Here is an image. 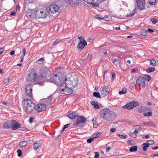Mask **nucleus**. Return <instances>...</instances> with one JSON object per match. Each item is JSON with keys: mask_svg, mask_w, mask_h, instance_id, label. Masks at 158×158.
<instances>
[{"mask_svg": "<svg viewBox=\"0 0 158 158\" xmlns=\"http://www.w3.org/2000/svg\"><path fill=\"white\" fill-rule=\"evenodd\" d=\"M100 114L104 119L107 121H113L117 117L115 113L108 108L102 109L100 112Z\"/></svg>", "mask_w": 158, "mask_h": 158, "instance_id": "nucleus-1", "label": "nucleus"}, {"mask_svg": "<svg viewBox=\"0 0 158 158\" xmlns=\"http://www.w3.org/2000/svg\"><path fill=\"white\" fill-rule=\"evenodd\" d=\"M66 81L68 86L71 88H74L78 84L77 77L76 75L73 76L70 74H68L64 79V81Z\"/></svg>", "mask_w": 158, "mask_h": 158, "instance_id": "nucleus-2", "label": "nucleus"}, {"mask_svg": "<svg viewBox=\"0 0 158 158\" xmlns=\"http://www.w3.org/2000/svg\"><path fill=\"white\" fill-rule=\"evenodd\" d=\"M22 105L24 110L27 112H31L35 109V103L29 99L24 100Z\"/></svg>", "mask_w": 158, "mask_h": 158, "instance_id": "nucleus-3", "label": "nucleus"}, {"mask_svg": "<svg viewBox=\"0 0 158 158\" xmlns=\"http://www.w3.org/2000/svg\"><path fill=\"white\" fill-rule=\"evenodd\" d=\"M64 78L65 77H63L59 74H54L51 75L50 78L48 81L55 84L59 85L61 82H64Z\"/></svg>", "mask_w": 158, "mask_h": 158, "instance_id": "nucleus-4", "label": "nucleus"}, {"mask_svg": "<svg viewBox=\"0 0 158 158\" xmlns=\"http://www.w3.org/2000/svg\"><path fill=\"white\" fill-rule=\"evenodd\" d=\"M37 78V73L36 71L34 69L30 70L26 77V80L29 82H33Z\"/></svg>", "mask_w": 158, "mask_h": 158, "instance_id": "nucleus-5", "label": "nucleus"}, {"mask_svg": "<svg viewBox=\"0 0 158 158\" xmlns=\"http://www.w3.org/2000/svg\"><path fill=\"white\" fill-rule=\"evenodd\" d=\"M37 12H39V11L34 10L31 9H29L26 11V15L28 18L33 19L37 17Z\"/></svg>", "mask_w": 158, "mask_h": 158, "instance_id": "nucleus-6", "label": "nucleus"}, {"mask_svg": "<svg viewBox=\"0 0 158 158\" xmlns=\"http://www.w3.org/2000/svg\"><path fill=\"white\" fill-rule=\"evenodd\" d=\"M47 10L49 14H53L59 11V7L58 5L54 4L50 5Z\"/></svg>", "mask_w": 158, "mask_h": 158, "instance_id": "nucleus-7", "label": "nucleus"}, {"mask_svg": "<svg viewBox=\"0 0 158 158\" xmlns=\"http://www.w3.org/2000/svg\"><path fill=\"white\" fill-rule=\"evenodd\" d=\"M50 74V71L46 67L44 68L41 71L40 77L44 78L49 77Z\"/></svg>", "mask_w": 158, "mask_h": 158, "instance_id": "nucleus-8", "label": "nucleus"}, {"mask_svg": "<svg viewBox=\"0 0 158 158\" xmlns=\"http://www.w3.org/2000/svg\"><path fill=\"white\" fill-rule=\"evenodd\" d=\"M86 121V118L83 116H78L76 121L73 123V126H76L78 125L79 127H81L80 123H84Z\"/></svg>", "mask_w": 158, "mask_h": 158, "instance_id": "nucleus-9", "label": "nucleus"}, {"mask_svg": "<svg viewBox=\"0 0 158 158\" xmlns=\"http://www.w3.org/2000/svg\"><path fill=\"white\" fill-rule=\"evenodd\" d=\"M139 103L136 101H133L129 102L123 106V108L126 109L128 110H131L134 107L138 106Z\"/></svg>", "mask_w": 158, "mask_h": 158, "instance_id": "nucleus-10", "label": "nucleus"}, {"mask_svg": "<svg viewBox=\"0 0 158 158\" xmlns=\"http://www.w3.org/2000/svg\"><path fill=\"white\" fill-rule=\"evenodd\" d=\"M68 86L65 87L64 88H62L61 86L60 88V92L62 94H65V95H69L73 93V90L71 89V88L68 87Z\"/></svg>", "mask_w": 158, "mask_h": 158, "instance_id": "nucleus-11", "label": "nucleus"}, {"mask_svg": "<svg viewBox=\"0 0 158 158\" xmlns=\"http://www.w3.org/2000/svg\"><path fill=\"white\" fill-rule=\"evenodd\" d=\"M136 3L139 9L142 10L145 9V0H136Z\"/></svg>", "mask_w": 158, "mask_h": 158, "instance_id": "nucleus-12", "label": "nucleus"}, {"mask_svg": "<svg viewBox=\"0 0 158 158\" xmlns=\"http://www.w3.org/2000/svg\"><path fill=\"white\" fill-rule=\"evenodd\" d=\"M46 106L44 103L37 104L36 106L35 105V110L38 113L44 111L46 109Z\"/></svg>", "mask_w": 158, "mask_h": 158, "instance_id": "nucleus-13", "label": "nucleus"}, {"mask_svg": "<svg viewBox=\"0 0 158 158\" xmlns=\"http://www.w3.org/2000/svg\"><path fill=\"white\" fill-rule=\"evenodd\" d=\"M32 86L30 84H27L25 87V92L27 95L30 98L32 97Z\"/></svg>", "mask_w": 158, "mask_h": 158, "instance_id": "nucleus-14", "label": "nucleus"}, {"mask_svg": "<svg viewBox=\"0 0 158 158\" xmlns=\"http://www.w3.org/2000/svg\"><path fill=\"white\" fill-rule=\"evenodd\" d=\"M136 83L139 85V87L144 88L145 86V81L142 77L139 76L138 77Z\"/></svg>", "mask_w": 158, "mask_h": 158, "instance_id": "nucleus-15", "label": "nucleus"}, {"mask_svg": "<svg viewBox=\"0 0 158 158\" xmlns=\"http://www.w3.org/2000/svg\"><path fill=\"white\" fill-rule=\"evenodd\" d=\"M11 128L12 130H15L20 128L21 125L19 123L15 120H13L11 122Z\"/></svg>", "mask_w": 158, "mask_h": 158, "instance_id": "nucleus-16", "label": "nucleus"}, {"mask_svg": "<svg viewBox=\"0 0 158 158\" xmlns=\"http://www.w3.org/2000/svg\"><path fill=\"white\" fill-rule=\"evenodd\" d=\"M110 91V89L109 87L107 86H105L103 87L101 91L102 95L106 96L109 94Z\"/></svg>", "mask_w": 158, "mask_h": 158, "instance_id": "nucleus-17", "label": "nucleus"}, {"mask_svg": "<svg viewBox=\"0 0 158 158\" xmlns=\"http://www.w3.org/2000/svg\"><path fill=\"white\" fill-rule=\"evenodd\" d=\"M87 44V42L85 40L83 41V42H80L78 44V45L77 47V49L79 51H81Z\"/></svg>", "mask_w": 158, "mask_h": 158, "instance_id": "nucleus-18", "label": "nucleus"}, {"mask_svg": "<svg viewBox=\"0 0 158 158\" xmlns=\"http://www.w3.org/2000/svg\"><path fill=\"white\" fill-rule=\"evenodd\" d=\"M53 95L49 96L48 98L43 99V102L46 106L48 105L52 100Z\"/></svg>", "mask_w": 158, "mask_h": 158, "instance_id": "nucleus-19", "label": "nucleus"}, {"mask_svg": "<svg viewBox=\"0 0 158 158\" xmlns=\"http://www.w3.org/2000/svg\"><path fill=\"white\" fill-rule=\"evenodd\" d=\"M38 11H39V12H37V17L39 18H44L46 17V15L45 14V11L40 10H39Z\"/></svg>", "mask_w": 158, "mask_h": 158, "instance_id": "nucleus-20", "label": "nucleus"}, {"mask_svg": "<svg viewBox=\"0 0 158 158\" xmlns=\"http://www.w3.org/2000/svg\"><path fill=\"white\" fill-rule=\"evenodd\" d=\"M79 0H69L70 4L72 6H76L79 3Z\"/></svg>", "mask_w": 158, "mask_h": 158, "instance_id": "nucleus-21", "label": "nucleus"}, {"mask_svg": "<svg viewBox=\"0 0 158 158\" xmlns=\"http://www.w3.org/2000/svg\"><path fill=\"white\" fill-rule=\"evenodd\" d=\"M79 115L78 114L75 112H73L68 115V117L71 119H73L77 117Z\"/></svg>", "mask_w": 158, "mask_h": 158, "instance_id": "nucleus-22", "label": "nucleus"}, {"mask_svg": "<svg viewBox=\"0 0 158 158\" xmlns=\"http://www.w3.org/2000/svg\"><path fill=\"white\" fill-rule=\"evenodd\" d=\"M147 110L146 107L144 106H142L139 107L138 109V112L140 113H142L145 111H146Z\"/></svg>", "mask_w": 158, "mask_h": 158, "instance_id": "nucleus-23", "label": "nucleus"}, {"mask_svg": "<svg viewBox=\"0 0 158 158\" xmlns=\"http://www.w3.org/2000/svg\"><path fill=\"white\" fill-rule=\"evenodd\" d=\"M92 122L93 124V127L95 128H97L98 125L97 122V118L95 117H94L92 120Z\"/></svg>", "mask_w": 158, "mask_h": 158, "instance_id": "nucleus-24", "label": "nucleus"}, {"mask_svg": "<svg viewBox=\"0 0 158 158\" xmlns=\"http://www.w3.org/2000/svg\"><path fill=\"white\" fill-rule=\"evenodd\" d=\"M27 144V142L26 141H22L20 142L19 143V147L21 148H23L26 146Z\"/></svg>", "mask_w": 158, "mask_h": 158, "instance_id": "nucleus-25", "label": "nucleus"}, {"mask_svg": "<svg viewBox=\"0 0 158 158\" xmlns=\"http://www.w3.org/2000/svg\"><path fill=\"white\" fill-rule=\"evenodd\" d=\"M66 81H64V82H61L60 83V84L59 85H60L59 87V90H60V88L61 86V88H64L66 86V85H67V83L66 82Z\"/></svg>", "mask_w": 158, "mask_h": 158, "instance_id": "nucleus-26", "label": "nucleus"}, {"mask_svg": "<svg viewBox=\"0 0 158 158\" xmlns=\"http://www.w3.org/2000/svg\"><path fill=\"white\" fill-rule=\"evenodd\" d=\"M137 150V147L136 146H132L129 149V151L131 152H136Z\"/></svg>", "mask_w": 158, "mask_h": 158, "instance_id": "nucleus-27", "label": "nucleus"}, {"mask_svg": "<svg viewBox=\"0 0 158 158\" xmlns=\"http://www.w3.org/2000/svg\"><path fill=\"white\" fill-rule=\"evenodd\" d=\"M91 104L94 106V107L96 109H98L100 106L98 105V103L96 102L95 101H93L91 102Z\"/></svg>", "mask_w": 158, "mask_h": 158, "instance_id": "nucleus-28", "label": "nucleus"}, {"mask_svg": "<svg viewBox=\"0 0 158 158\" xmlns=\"http://www.w3.org/2000/svg\"><path fill=\"white\" fill-rule=\"evenodd\" d=\"M143 150L144 151L147 150V148L149 146V144L148 143H143L142 144Z\"/></svg>", "mask_w": 158, "mask_h": 158, "instance_id": "nucleus-29", "label": "nucleus"}, {"mask_svg": "<svg viewBox=\"0 0 158 158\" xmlns=\"http://www.w3.org/2000/svg\"><path fill=\"white\" fill-rule=\"evenodd\" d=\"M142 77L144 79L145 81V80L149 81L151 79V77L149 75L147 74H145Z\"/></svg>", "mask_w": 158, "mask_h": 158, "instance_id": "nucleus-30", "label": "nucleus"}, {"mask_svg": "<svg viewBox=\"0 0 158 158\" xmlns=\"http://www.w3.org/2000/svg\"><path fill=\"white\" fill-rule=\"evenodd\" d=\"M40 146V145L37 143H35L33 146L34 150L36 151L39 148Z\"/></svg>", "mask_w": 158, "mask_h": 158, "instance_id": "nucleus-31", "label": "nucleus"}, {"mask_svg": "<svg viewBox=\"0 0 158 158\" xmlns=\"http://www.w3.org/2000/svg\"><path fill=\"white\" fill-rule=\"evenodd\" d=\"M155 70V69L154 67H151L147 69L146 70V72L148 73H150L154 72Z\"/></svg>", "mask_w": 158, "mask_h": 158, "instance_id": "nucleus-32", "label": "nucleus"}, {"mask_svg": "<svg viewBox=\"0 0 158 158\" xmlns=\"http://www.w3.org/2000/svg\"><path fill=\"white\" fill-rule=\"evenodd\" d=\"M3 127L5 129H8L11 127V126L8 122H6L4 124Z\"/></svg>", "mask_w": 158, "mask_h": 158, "instance_id": "nucleus-33", "label": "nucleus"}, {"mask_svg": "<svg viewBox=\"0 0 158 158\" xmlns=\"http://www.w3.org/2000/svg\"><path fill=\"white\" fill-rule=\"evenodd\" d=\"M150 60V64L152 66H156L157 65V63L156 61L154 59L152 60Z\"/></svg>", "mask_w": 158, "mask_h": 158, "instance_id": "nucleus-34", "label": "nucleus"}, {"mask_svg": "<svg viewBox=\"0 0 158 158\" xmlns=\"http://www.w3.org/2000/svg\"><path fill=\"white\" fill-rule=\"evenodd\" d=\"M95 18L98 19L103 20L105 17L101 15H97L95 16Z\"/></svg>", "mask_w": 158, "mask_h": 158, "instance_id": "nucleus-35", "label": "nucleus"}, {"mask_svg": "<svg viewBox=\"0 0 158 158\" xmlns=\"http://www.w3.org/2000/svg\"><path fill=\"white\" fill-rule=\"evenodd\" d=\"M136 11V9L135 8L134 10L132 11V12L130 14H127V17H130L131 16H133L135 14V12Z\"/></svg>", "mask_w": 158, "mask_h": 158, "instance_id": "nucleus-36", "label": "nucleus"}, {"mask_svg": "<svg viewBox=\"0 0 158 158\" xmlns=\"http://www.w3.org/2000/svg\"><path fill=\"white\" fill-rule=\"evenodd\" d=\"M93 95L94 96L98 98H100L101 95L100 93L98 92H95L93 94Z\"/></svg>", "mask_w": 158, "mask_h": 158, "instance_id": "nucleus-37", "label": "nucleus"}, {"mask_svg": "<svg viewBox=\"0 0 158 158\" xmlns=\"http://www.w3.org/2000/svg\"><path fill=\"white\" fill-rule=\"evenodd\" d=\"M127 89H123L122 90L119 91V93L120 94H126L127 92Z\"/></svg>", "mask_w": 158, "mask_h": 158, "instance_id": "nucleus-38", "label": "nucleus"}, {"mask_svg": "<svg viewBox=\"0 0 158 158\" xmlns=\"http://www.w3.org/2000/svg\"><path fill=\"white\" fill-rule=\"evenodd\" d=\"M10 79L8 78H5L3 80V82L5 85H7Z\"/></svg>", "mask_w": 158, "mask_h": 158, "instance_id": "nucleus-39", "label": "nucleus"}, {"mask_svg": "<svg viewBox=\"0 0 158 158\" xmlns=\"http://www.w3.org/2000/svg\"><path fill=\"white\" fill-rule=\"evenodd\" d=\"M133 128L134 129L136 130H139L142 129L140 125H136L134 126Z\"/></svg>", "mask_w": 158, "mask_h": 158, "instance_id": "nucleus-40", "label": "nucleus"}, {"mask_svg": "<svg viewBox=\"0 0 158 158\" xmlns=\"http://www.w3.org/2000/svg\"><path fill=\"white\" fill-rule=\"evenodd\" d=\"M148 33L146 30H143L141 31V34L143 35H146Z\"/></svg>", "mask_w": 158, "mask_h": 158, "instance_id": "nucleus-41", "label": "nucleus"}, {"mask_svg": "<svg viewBox=\"0 0 158 158\" xmlns=\"http://www.w3.org/2000/svg\"><path fill=\"white\" fill-rule=\"evenodd\" d=\"M135 86V83L134 82H132L130 83L129 85V88L131 89H134Z\"/></svg>", "mask_w": 158, "mask_h": 158, "instance_id": "nucleus-42", "label": "nucleus"}, {"mask_svg": "<svg viewBox=\"0 0 158 158\" xmlns=\"http://www.w3.org/2000/svg\"><path fill=\"white\" fill-rule=\"evenodd\" d=\"M61 40L59 39H56L53 43V45H56L57 44L61 42Z\"/></svg>", "mask_w": 158, "mask_h": 158, "instance_id": "nucleus-43", "label": "nucleus"}, {"mask_svg": "<svg viewBox=\"0 0 158 158\" xmlns=\"http://www.w3.org/2000/svg\"><path fill=\"white\" fill-rule=\"evenodd\" d=\"M117 136H118L120 138H121L122 139H125L126 138L127 136L126 135H120V134H117Z\"/></svg>", "mask_w": 158, "mask_h": 158, "instance_id": "nucleus-44", "label": "nucleus"}, {"mask_svg": "<svg viewBox=\"0 0 158 158\" xmlns=\"http://www.w3.org/2000/svg\"><path fill=\"white\" fill-rule=\"evenodd\" d=\"M156 3L155 0H150L149 1V3L151 5H154Z\"/></svg>", "mask_w": 158, "mask_h": 158, "instance_id": "nucleus-45", "label": "nucleus"}, {"mask_svg": "<svg viewBox=\"0 0 158 158\" xmlns=\"http://www.w3.org/2000/svg\"><path fill=\"white\" fill-rule=\"evenodd\" d=\"M129 135L131 136V137L134 138H136L137 137V135L135 134H134V133L132 132H130L129 133Z\"/></svg>", "mask_w": 158, "mask_h": 158, "instance_id": "nucleus-46", "label": "nucleus"}, {"mask_svg": "<svg viewBox=\"0 0 158 158\" xmlns=\"http://www.w3.org/2000/svg\"><path fill=\"white\" fill-rule=\"evenodd\" d=\"M151 21H152L153 24H156L157 22V20L156 19L154 18H151L150 19Z\"/></svg>", "mask_w": 158, "mask_h": 158, "instance_id": "nucleus-47", "label": "nucleus"}, {"mask_svg": "<svg viewBox=\"0 0 158 158\" xmlns=\"http://www.w3.org/2000/svg\"><path fill=\"white\" fill-rule=\"evenodd\" d=\"M17 152L18 153V156L19 157H20L22 156V152L21 150H18Z\"/></svg>", "mask_w": 158, "mask_h": 158, "instance_id": "nucleus-48", "label": "nucleus"}, {"mask_svg": "<svg viewBox=\"0 0 158 158\" xmlns=\"http://www.w3.org/2000/svg\"><path fill=\"white\" fill-rule=\"evenodd\" d=\"M85 2H87L89 4H92L94 0H83Z\"/></svg>", "mask_w": 158, "mask_h": 158, "instance_id": "nucleus-49", "label": "nucleus"}, {"mask_svg": "<svg viewBox=\"0 0 158 158\" xmlns=\"http://www.w3.org/2000/svg\"><path fill=\"white\" fill-rule=\"evenodd\" d=\"M94 138H91L88 139L87 140V142L89 143H90L94 140Z\"/></svg>", "mask_w": 158, "mask_h": 158, "instance_id": "nucleus-50", "label": "nucleus"}, {"mask_svg": "<svg viewBox=\"0 0 158 158\" xmlns=\"http://www.w3.org/2000/svg\"><path fill=\"white\" fill-rule=\"evenodd\" d=\"M22 53H23V57H24L26 53V50L25 48H23L22 49Z\"/></svg>", "mask_w": 158, "mask_h": 158, "instance_id": "nucleus-51", "label": "nucleus"}, {"mask_svg": "<svg viewBox=\"0 0 158 158\" xmlns=\"http://www.w3.org/2000/svg\"><path fill=\"white\" fill-rule=\"evenodd\" d=\"M99 154L98 152H95V156L94 158H98L99 157Z\"/></svg>", "mask_w": 158, "mask_h": 158, "instance_id": "nucleus-52", "label": "nucleus"}, {"mask_svg": "<svg viewBox=\"0 0 158 158\" xmlns=\"http://www.w3.org/2000/svg\"><path fill=\"white\" fill-rule=\"evenodd\" d=\"M78 39L80 40V42H83V41H84V40H84V38L82 37L81 36H79L78 37Z\"/></svg>", "mask_w": 158, "mask_h": 158, "instance_id": "nucleus-53", "label": "nucleus"}, {"mask_svg": "<svg viewBox=\"0 0 158 158\" xmlns=\"http://www.w3.org/2000/svg\"><path fill=\"white\" fill-rule=\"evenodd\" d=\"M70 124L69 123L64 125V130L65 129L69 127H70Z\"/></svg>", "mask_w": 158, "mask_h": 158, "instance_id": "nucleus-54", "label": "nucleus"}, {"mask_svg": "<svg viewBox=\"0 0 158 158\" xmlns=\"http://www.w3.org/2000/svg\"><path fill=\"white\" fill-rule=\"evenodd\" d=\"M34 119V118L32 117L30 118L29 119V122L30 123H31L33 122V120Z\"/></svg>", "mask_w": 158, "mask_h": 158, "instance_id": "nucleus-55", "label": "nucleus"}, {"mask_svg": "<svg viewBox=\"0 0 158 158\" xmlns=\"http://www.w3.org/2000/svg\"><path fill=\"white\" fill-rule=\"evenodd\" d=\"M16 13V11H13L10 13V15L11 16H14L15 15Z\"/></svg>", "mask_w": 158, "mask_h": 158, "instance_id": "nucleus-56", "label": "nucleus"}, {"mask_svg": "<svg viewBox=\"0 0 158 158\" xmlns=\"http://www.w3.org/2000/svg\"><path fill=\"white\" fill-rule=\"evenodd\" d=\"M92 6L95 7H98L99 6L98 4L97 3H94V2L91 4Z\"/></svg>", "mask_w": 158, "mask_h": 158, "instance_id": "nucleus-57", "label": "nucleus"}, {"mask_svg": "<svg viewBox=\"0 0 158 158\" xmlns=\"http://www.w3.org/2000/svg\"><path fill=\"white\" fill-rule=\"evenodd\" d=\"M44 60L43 57L37 60L38 62L44 61Z\"/></svg>", "mask_w": 158, "mask_h": 158, "instance_id": "nucleus-58", "label": "nucleus"}, {"mask_svg": "<svg viewBox=\"0 0 158 158\" xmlns=\"http://www.w3.org/2000/svg\"><path fill=\"white\" fill-rule=\"evenodd\" d=\"M20 130L22 131H27L28 130V129L26 128H21Z\"/></svg>", "mask_w": 158, "mask_h": 158, "instance_id": "nucleus-59", "label": "nucleus"}, {"mask_svg": "<svg viewBox=\"0 0 158 158\" xmlns=\"http://www.w3.org/2000/svg\"><path fill=\"white\" fill-rule=\"evenodd\" d=\"M148 142H150V143H148V144H149V145H152L154 143V142L153 140L148 141Z\"/></svg>", "mask_w": 158, "mask_h": 158, "instance_id": "nucleus-60", "label": "nucleus"}, {"mask_svg": "<svg viewBox=\"0 0 158 158\" xmlns=\"http://www.w3.org/2000/svg\"><path fill=\"white\" fill-rule=\"evenodd\" d=\"M151 156L153 157V158H158V154H155L154 155H152Z\"/></svg>", "mask_w": 158, "mask_h": 158, "instance_id": "nucleus-61", "label": "nucleus"}, {"mask_svg": "<svg viewBox=\"0 0 158 158\" xmlns=\"http://www.w3.org/2000/svg\"><path fill=\"white\" fill-rule=\"evenodd\" d=\"M101 134V133L99 132L98 133H96L95 137H99L100 135V134Z\"/></svg>", "mask_w": 158, "mask_h": 158, "instance_id": "nucleus-62", "label": "nucleus"}, {"mask_svg": "<svg viewBox=\"0 0 158 158\" xmlns=\"http://www.w3.org/2000/svg\"><path fill=\"white\" fill-rule=\"evenodd\" d=\"M110 149V147H107L106 148V152H108Z\"/></svg>", "mask_w": 158, "mask_h": 158, "instance_id": "nucleus-63", "label": "nucleus"}, {"mask_svg": "<svg viewBox=\"0 0 158 158\" xmlns=\"http://www.w3.org/2000/svg\"><path fill=\"white\" fill-rule=\"evenodd\" d=\"M115 130L116 129L114 128H112L110 129V131L112 132H114Z\"/></svg>", "mask_w": 158, "mask_h": 158, "instance_id": "nucleus-64", "label": "nucleus"}]
</instances>
